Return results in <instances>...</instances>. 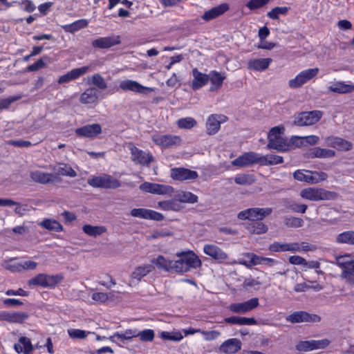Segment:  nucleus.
Wrapping results in <instances>:
<instances>
[{"label": "nucleus", "mask_w": 354, "mask_h": 354, "mask_svg": "<svg viewBox=\"0 0 354 354\" xmlns=\"http://www.w3.org/2000/svg\"><path fill=\"white\" fill-rule=\"evenodd\" d=\"M176 257L178 259L174 262L176 272H187L201 266V259L192 250L178 252Z\"/></svg>", "instance_id": "1"}, {"label": "nucleus", "mask_w": 354, "mask_h": 354, "mask_svg": "<svg viewBox=\"0 0 354 354\" xmlns=\"http://www.w3.org/2000/svg\"><path fill=\"white\" fill-rule=\"evenodd\" d=\"M300 196L311 201L335 200L337 193L319 187H307L301 190Z\"/></svg>", "instance_id": "2"}, {"label": "nucleus", "mask_w": 354, "mask_h": 354, "mask_svg": "<svg viewBox=\"0 0 354 354\" xmlns=\"http://www.w3.org/2000/svg\"><path fill=\"white\" fill-rule=\"evenodd\" d=\"M153 142L161 149L176 148L182 143V138L179 136L173 134H161L155 133L151 137Z\"/></svg>", "instance_id": "3"}, {"label": "nucleus", "mask_w": 354, "mask_h": 354, "mask_svg": "<svg viewBox=\"0 0 354 354\" xmlns=\"http://www.w3.org/2000/svg\"><path fill=\"white\" fill-rule=\"evenodd\" d=\"M88 184L95 188L116 189L120 187V182L109 174L93 176L88 179Z\"/></svg>", "instance_id": "4"}, {"label": "nucleus", "mask_w": 354, "mask_h": 354, "mask_svg": "<svg viewBox=\"0 0 354 354\" xmlns=\"http://www.w3.org/2000/svg\"><path fill=\"white\" fill-rule=\"evenodd\" d=\"M272 212V209L270 207H252L241 211L239 212L237 217L240 220L262 221L264 218L271 214Z\"/></svg>", "instance_id": "5"}, {"label": "nucleus", "mask_w": 354, "mask_h": 354, "mask_svg": "<svg viewBox=\"0 0 354 354\" xmlns=\"http://www.w3.org/2000/svg\"><path fill=\"white\" fill-rule=\"evenodd\" d=\"M323 116V112L319 110L302 111L295 118L294 124L299 127L311 126L318 122Z\"/></svg>", "instance_id": "6"}, {"label": "nucleus", "mask_w": 354, "mask_h": 354, "mask_svg": "<svg viewBox=\"0 0 354 354\" xmlns=\"http://www.w3.org/2000/svg\"><path fill=\"white\" fill-rule=\"evenodd\" d=\"M319 73L318 68H308L301 71L294 79L290 80L288 86L291 88L301 87L307 82L315 77Z\"/></svg>", "instance_id": "7"}, {"label": "nucleus", "mask_w": 354, "mask_h": 354, "mask_svg": "<svg viewBox=\"0 0 354 354\" xmlns=\"http://www.w3.org/2000/svg\"><path fill=\"white\" fill-rule=\"evenodd\" d=\"M140 189L147 193L166 195L174 192L173 187L170 185L145 182L140 185Z\"/></svg>", "instance_id": "8"}, {"label": "nucleus", "mask_w": 354, "mask_h": 354, "mask_svg": "<svg viewBox=\"0 0 354 354\" xmlns=\"http://www.w3.org/2000/svg\"><path fill=\"white\" fill-rule=\"evenodd\" d=\"M75 132L78 137L93 140L102 133V129L100 124L94 123L77 128Z\"/></svg>", "instance_id": "9"}, {"label": "nucleus", "mask_w": 354, "mask_h": 354, "mask_svg": "<svg viewBox=\"0 0 354 354\" xmlns=\"http://www.w3.org/2000/svg\"><path fill=\"white\" fill-rule=\"evenodd\" d=\"M129 150L131 160L136 165H149L153 161V156L150 152H146L133 145L129 148Z\"/></svg>", "instance_id": "10"}, {"label": "nucleus", "mask_w": 354, "mask_h": 354, "mask_svg": "<svg viewBox=\"0 0 354 354\" xmlns=\"http://www.w3.org/2000/svg\"><path fill=\"white\" fill-rule=\"evenodd\" d=\"M232 164L233 166L243 167L254 164L261 165V155L255 152H245L234 159Z\"/></svg>", "instance_id": "11"}, {"label": "nucleus", "mask_w": 354, "mask_h": 354, "mask_svg": "<svg viewBox=\"0 0 354 354\" xmlns=\"http://www.w3.org/2000/svg\"><path fill=\"white\" fill-rule=\"evenodd\" d=\"M286 320L291 323L301 322H319L321 317L318 315L311 314L306 311H295L286 317Z\"/></svg>", "instance_id": "12"}, {"label": "nucleus", "mask_w": 354, "mask_h": 354, "mask_svg": "<svg viewBox=\"0 0 354 354\" xmlns=\"http://www.w3.org/2000/svg\"><path fill=\"white\" fill-rule=\"evenodd\" d=\"M259 305V299L254 297L244 302L232 303L228 306V309L232 313L241 314L248 313L256 308Z\"/></svg>", "instance_id": "13"}, {"label": "nucleus", "mask_w": 354, "mask_h": 354, "mask_svg": "<svg viewBox=\"0 0 354 354\" xmlns=\"http://www.w3.org/2000/svg\"><path fill=\"white\" fill-rule=\"evenodd\" d=\"M227 117L222 114H211L206 122L207 133L209 136L216 134L221 129V124L226 122Z\"/></svg>", "instance_id": "14"}, {"label": "nucleus", "mask_w": 354, "mask_h": 354, "mask_svg": "<svg viewBox=\"0 0 354 354\" xmlns=\"http://www.w3.org/2000/svg\"><path fill=\"white\" fill-rule=\"evenodd\" d=\"M170 176L173 180L184 181L195 180L198 177L196 171L184 167H175L171 169Z\"/></svg>", "instance_id": "15"}, {"label": "nucleus", "mask_w": 354, "mask_h": 354, "mask_svg": "<svg viewBox=\"0 0 354 354\" xmlns=\"http://www.w3.org/2000/svg\"><path fill=\"white\" fill-rule=\"evenodd\" d=\"M325 142L328 147L338 151H347L353 149L352 142L337 136H328L325 138Z\"/></svg>", "instance_id": "16"}, {"label": "nucleus", "mask_w": 354, "mask_h": 354, "mask_svg": "<svg viewBox=\"0 0 354 354\" xmlns=\"http://www.w3.org/2000/svg\"><path fill=\"white\" fill-rule=\"evenodd\" d=\"M330 344L327 339L319 340L301 341L297 345V349L299 351H309L315 349L325 348Z\"/></svg>", "instance_id": "17"}, {"label": "nucleus", "mask_w": 354, "mask_h": 354, "mask_svg": "<svg viewBox=\"0 0 354 354\" xmlns=\"http://www.w3.org/2000/svg\"><path fill=\"white\" fill-rule=\"evenodd\" d=\"M120 88L123 91H131L138 93L147 94L153 91V88L142 86L136 81L127 80L120 83Z\"/></svg>", "instance_id": "18"}, {"label": "nucleus", "mask_w": 354, "mask_h": 354, "mask_svg": "<svg viewBox=\"0 0 354 354\" xmlns=\"http://www.w3.org/2000/svg\"><path fill=\"white\" fill-rule=\"evenodd\" d=\"M203 252L219 263L225 261L228 258L227 254L222 249L214 244L205 245Z\"/></svg>", "instance_id": "19"}, {"label": "nucleus", "mask_w": 354, "mask_h": 354, "mask_svg": "<svg viewBox=\"0 0 354 354\" xmlns=\"http://www.w3.org/2000/svg\"><path fill=\"white\" fill-rule=\"evenodd\" d=\"M120 42L121 41L118 36H111L95 39L92 41L91 44L94 48L105 49L120 44Z\"/></svg>", "instance_id": "20"}, {"label": "nucleus", "mask_w": 354, "mask_h": 354, "mask_svg": "<svg viewBox=\"0 0 354 354\" xmlns=\"http://www.w3.org/2000/svg\"><path fill=\"white\" fill-rule=\"evenodd\" d=\"M192 74L193 80L191 82L190 86L194 91H197L209 82V75L199 71L196 68L192 69Z\"/></svg>", "instance_id": "21"}, {"label": "nucleus", "mask_w": 354, "mask_h": 354, "mask_svg": "<svg viewBox=\"0 0 354 354\" xmlns=\"http://www.w3.org/2000/svg\"><path fill=\"white\" fill-rule=\"evenodd\" d=\"M88 69V66H86L80 68H73L71 71L66 73V74L61 75L59 77L57 82L59 84H62L76 80L82 75L86 73Z\"/></svg>", "instance_id": "22"}, {"label": "nucleus", "mask_w": 354, "mask_h": 354, "mask_svg": "<svg viewBox=\"0 0 354 354\" xmlns=\"http://www.w3.org/2000/svg\"><path fill=\"white\" fill-rule=\"evenodd\" d=\"M268 250L272 252H299L300 246L298 243H279L274 241L271 243Z\"/></svg>", "instance_id": "23"}, {"label": "nucleus", "mask_w": 354, "mask_h": 354, "mask_svg": "<svg viewBox=\"0 0 354 354\" xmlns=\"http://www.w3.org/2000/svg\"><path fill=\"white\" fill-rule=\"evenodd\" d=\"M241 349V342L239 339L231 338L223 342L219 350L225 354H234Z\"/></svg>", "instance_id": "24"}, {"label": "nucleus", "mask_w": 354, "mask_h": 354, "mask_svg": "<svg viewBox=\"0 0 354 354\" xmlns=\"http://www.w3.org/2000/svg\"><path fill=\"white\" fill-rule=\"evenodd\" d=\"M229 8V5L226 3H223L205 11L201 17L204 21H209L221 16L227 12Z\"/></svg>", "instance_id": "25"}, {"label": "nucleus", "mask_w": 354, "mask_h": 354, "mask_svg": "<svg viewBox=\"0 0 354 354\" xmlns=\"http://www.w3.org/2000/svg\"><path fill=\"white\" fill-rule=\"evenodd\" d=\"M342 257H339L337 261L343 270L342 277L348 283L354 285V261L343 262L340 261Z\"/></svg>", "instance_id": "26"}, {"label": "nucleus", "mask_w": 354, "mask_h": 354, "mask_svg": "<svg viewBox=\"0 0 354 354\" xmlns=\"http://www.w3.org/2000/svg\"><path fill=\"white\" fill-rule=\"evenodd\" d=\"M267 147L268 149L282 152L291 149V145L283 137H274L269 140Z\"/></svg>", "instance_id": "27"}, {"label": "nucleus", "mask_w": 354, "mask_h": 354, "mask_svg": "<svg viewBox=\"0 0 354 354\" xmlns=\"http://www.w3.org/2000/svg\"><path fill=\"white\" fill-rule=\"evenodd\" d=\"M208 75L209 81L211 82V86L209 88L210 91L219 89L222 86L224 80L226 79L225 73H221L215 70L211 71Z\"/></svg>", "instance_id": "28"}, {"label": "nucleus", "mask_w": 354, "mask_h": 354, "mask_svg": "<svg viewBox=\"0 0 354 354\" xmlns=\"http://www.w3.org/2000/svg\"><path fill=\"white\" fill-rule=\"evenodd\" d=\"M335 156V151L334 150L320 147H313L306 153L308 158H333Z\"/></svg>", "instance_id": "29"}, {"label": "nucleus", "mask_w": 354, "mask_h": 354, "mask_svg": "<svg viewBox=\"0 0 354 354\" xmlns=\"http://www.w3.org/2000/svg\"><path fill=\"white\" fill-rule=\"evenodd\" d=\"M271 58H259L250 59L248 62V68L256 71H262L267 69L272 62Z\"/></svg>", "instance_id": "30"}, {"label": "nucleus", "mask_w": 354, "mask_h": 354, "mask_svg": "<svg viewBox=\"0 0 354 354\" xmlns=\"http://www.w3.org/2000/svg\"><path fill=\"white\" fill-rule=\"evenodd\" d=\"M158 207L163 211L173 212H179L183 208V205L180 204L176 196L169 200L159 201L158 203Z\"/></svg>", "instance_id": "31"}, {"label": "nucleus", "mask_w": 354, "mask_h": 354, "mask_svg": "<svg viewBox=\"0 0 354 354\" xmlns=\"http://www.w3.org/2000/svg\"><path fill=\"white\" fill-rule=\"evenodd\" d=\"M328 91L338 93V94H346L351 93L354 91V85L348 84L345 82H336L333 85L328 87Z\"/></svg>", "instance_id": "32"}, {"label": "nucleus", "mask_w": 354, "mask_h": 354, "mask_svg": "<svg viewBox=\"0 0 354 354\" xmlns=\"http://www.w3.org/2000/svg\"><path fill=\"white\" fill-rule=\"evenodd\" d=\"M30 176L34 182L44 185L53 183V177L57 178V176H54L53 174L46 173L39 170L30 172Z\"/></svg>", "instance_id": "33"}, {"label": "nucleus", "mask_w": 354, "mask_h": 354, "mask_svg": "<svg viewBox=\"0 0 354 354\" xmlns=\"http://www.w3.org/2000/svg\"><path fill=\"white\" fill-rule=\"evenodd\" d=\"M14 348L17 353L24 352V354H30L34 349L30 339L26 337H19V343L15 344Z\"/></svg>", "instance_id": "34"}, {"label": "nucleus", "mask_w": 354, "mask_h": 354, "mask_svg": "<svg viewBox=\"0 0 354 354\" xmlns=\"http://www.w3.org/2000/svg\"><path fill=\"white\" fill-rule=\"evenodd\" d=\"M88 25V21L86 19H81L75 21L74 22L66 24L62 26V29L70 33H75V32L87 27Z\"/></svg>", "instance_id": "35"}, {"label": "nucleus", "mask_w": 354, "mask_h": 354, "mask_svg": "<svg viewBox=\"0 0 354 354\" xmlns=\"http://www.w3.org/2000/svg\"><path fill=\"white\" fill-rule=\"evenodd\" d=\"M306 183L310 184H317L321 181L325 180L327 178V174L323 171H306Z\"/></svg>", "instance_id": "36"}, {"label": "nucleus", "mask_w": 354, "mask_h": 354, "mask_svg": "<svg viewBox=\"0 0 354 354\" xmlns=\"http://www.w3.org/2000/svg\"><path fill=\"white\" fill-rule=\"evenodd\" d=\"M175 196L180 204L182 203L193 204L197 203L198 199L196 194L190 192L179 191Z\"/></svg>", "instance_id": "37"}, {"label": "nucleus", "mask_w": 354, "mask_h": 354, "mask_svg": "<svg viewBox=\"0 0 354 354\" xmlns=\"http://www.w3.org/2000/svg\"><path fill=\"white\" fill-rule=\"evenodd\" d=\"M97 100V91L94 88H86L80 95V101L82 104H93Z\"/></svg>", "instance_id": "38"}, {"label": "nucleus", "mask_w": 354, "mask_h": 354, "mask_svg": "<svg viewBox=\"0 0 354 354\" xmlns=\"http://www.w3.org/2000/svg\"><path fill=\"white\" fill-rule=\"evenodd\" d=\"M247 230L254 234H262L268 232V227L261 221H252L247 225Z\"/></svg>", "instance_id": "39"}, {"label": "nucleus", "mask_w": 354, "mask_h": 354, "mask_svg": "<svg viewBox=\"0 0 354 354\" xmlns=\"http://www.w3.org/2000/svg\"><path fill=\"white\" fill-rule=\"evenodd\" d=\"M152 262L155 263L158 268L163 269L166 271H174V261L167 259L162 255H158Z\"/></svg>", "instance_id": "40"}, {"label": "nucleus", "mask_w": 354, "mask_h": 354, "mask_svg": "<svg viewBox=\"0 0 354 354\" xmlns=\"http://www.w3.org/2000/svg\"><path fill=\"white\" fill-rule=\"evenodd\" d=\"M39 225L49 231H55L56 232H62L64 230L62 224L54 219L45 218Z\"/></svg>", "instance_id": "41"}, {"label": "nucleus", "mask_w": 354, "mask_h": 354, "mask_svg": "<svg viewBox=\"0 0 354 354\" xmlns=\"http://www.w3.org/2000/svg\"><path fill=\"white\" fill-rule=\"evenodd\" d=\"M283 162V159L281 156L274 154H269L266 156L261 155V166L278 165Z\"/></svg>", "instance_id": "42"}, {"label": "nucleus", "mask_w": 354, "mask_h": 354, "mask_svg": "<svg viewBox=\"0 0 354 354\" xmlns=\"http://www.w3.org/2000/svg\"><path fill=\"white\" fill-rule=\"evenodd\" d=\"M335 242L339 244L354 245V231H345L336 236Z\"/></svg>", "instance_id": "43"}, {"label": "nucleus", "mask_w": 354, "mask_h": 354, "mask_svg": "<svg viewBox=\"0 0 354 354\" xmlns=\"http://www.w3.org/2000/svg\"><path fill=\"white\" fill-rule=\"evenodd\" d=\"M46 274L39 273L28 281V286L30 288L36 286L46 288Z\"/></svg>", "instance_id": "44"}, {"label": "nucleus", "mask_w": 354, "mask_h": 354, "mask_svg": "<svg viewBox=\"0 0 354 354\" xmlns=\"http://www.w3.org/2000/svg\"><path fill=\"white\" fill-rule=\"evenodd\" d=\"M83 231L86 234L96 237L106 231L104 226H93L88 224L84 225L82 227Z\"/></svg>", "instance_id": "45"}, {"label": "nucleus", "mask_w": 354, "mask_h": 354, "mask_svg": "<svg viewBox=\"0 0 354 354\" xmlns=\"http://www.w3.org/2000/svg\"><path fill=\"white\" fill-rule=\"evenodd\" d=\"M177 126L183 129H191L196 126V120L192 117L182 118L177 120Z\"/></svg>", "instance_id": "46"}, {"label": "nucleus", "mask_w": 354, "mask_h": 354, "mask_svg": "<svg viewBox=\"0 0 354 354\" xmlns=\"http://www.w3.org/2000/svg\"><path fill=\"white\" fill-rule=\"evenodd\" d=\"M290 10L289 7H275L267 13V16L271 19H279V15H286Z\"/></svg>", "instance_id": "47"}, {"label": "nucleus", "mask_w": 354, "mask_h": 354, "mask_svg": "<svg viewBox=\"0 0 354 354\" xmlns=\"http://www.w3.org/2000/svg\"><path fill=\"white\" fill-rule=\"evenodd\" d=\"M64 279L62 274L48 275L46 274V288H54Z\"/></svg>", "instance_id": "48"}, {"label": "nucleus", "mask_w": 354, "mask_h": 354, "mask_svg": "<svg viewBox=\"0 0 354 354\" xmlns=\"http://www.w3.org/2000/svg\"><path fill=\"white\" fill-rule=\"evenodd\" d=\"M255 181V178L253 175L250 174H239L237 175L234 178V182L241 185H250Z\"/></svg>", "instance_id": "49"}, {"label": "nucleus", "mask_w": 354, "mask_h": 354, "mask_svg": "<svg viewBox=\"0 0 354 354\" xmlns=\"http://www.w3.org/2000/svg\"><path fill=\"white\" fill-rule=\"evenodd\" d=\"M151 270V266L147 265L145 266H139L132 273V277L140 280L142 277L146 276Z\"/></svg>", "instance_id": "50"}, {"label": "nucleus", "mask_w": 354, "mask_h": 354, "mask_svg": "<svg viewBox=\"0 0 354 354\" xmlns=\"http://www.w3.org/2000/svg\"><path fill=\"white\" fill-rule=\"evenodd\" d=\"M118 337L119 339H130L133 337H137V331L133 330H126L122 333H119L118 332H116L113 336L110 337V339L113 342H114V338Z\"/></svg>", "instance_id": "51"}, {"label": "nucleus", "mask_w": 354, "mask_h": 354, "mask_svg": "<svg viewBox=\"0 0 354 354\" xmlns=\"http://www.w3.org/2000/svg\"><path fill=\"white\" fill-rule=\"evenodd\" d=\"M304 223L303 219L297 217L290 216L284 218V224L288 227H300L303 226Z\"/></svg>", "instance_id": "52"}, {"label": "nucleus", "mask_w": 354, "mask_h": 354, "mask_svg": "<svg viewBox=\"0 0 354 354\" xmlns=\"http://www.w3.org/2000/svg\"><path fill=\"white\" fill-rule=\"evenodd\" d=\"M29 315L25 312H11L10 323L22 324Z\"/></svg>", "instance_id": "53"}, {"label": "nucleus", "mask_w": 354, "mask_h": 354, "mask_svg": "<svg viewBox=\"0 0 354 354\" xmlns=\"http://www.w3.org/2000/svg\"><path fill=\"white\" fill-rule=\"evenodd\" d=\"M22 95L19 94L2 99L0 100V109H8L10 104L21 99Z\"/></svg>", "instance_id": "54"}, {"label": "nucleus", "mask_w": 354, "mask_h": 354, "mask_svg": "<svg viewBox=\"0 0 354 354\" xmlns=\"http://www.w3.org/2000/svg\"><path fill=\"white\" fill-rule=\"evenodd\" d=\"M154 336V331L152 329H145L140 332H137V337H139L142 342H152Z\"/></svg>", "instance_id": "55"}, {"label": "nucleus", "mask_w": 354, "mask_h": 354, "mask_svg": "<svg viewBox=\"0 0 354 354\" xmlns=\"http://www.w3.org/2000/svg\"><path fill=\"white\" fill-rule=\"evenodd\" d=\"M270 0H250L247 2L246 6L250 10L259 9L265 6Z\"/></svg>", "instance_id": "56"}, {"label": "nucleus", "mask_w": 354, "mask_h": 354, "mask_svg": "<svg viewBox=\"0 0 354 354\" xmlns=\"http://www.w3.org/2000/svg\"><path fill=\"white\" fill-rule=\"evenodd\" d=\"M92 83L102 90L107 88V84L104 77L99 73H95L92 76Z\"/></svg>", "instance_id": "57"}, {"label": "nucleus", "mask_w": 354, "mask_h": 354, "mask_svg": "<svg viewBox=\"0 0 354 354\" xmlns=\"http://www.w3.org/2000/svg\"><path fill=\"white\" fill-rule=\"evenodd\" d=\"M149 209L145 208H134L131 210L130 214L136 218H140L143 219L148 218Z\"/></svg>", "instance_id": "58"}, {"label": "nucleus", "mask_w": 354, "mask_h": 354, "mask_svg": "<svg viewBox=\"0 0 354 354\" xmlns=\"http://www.w3.org/2000/svg\"><path fill=\"white\" fill-rule=\"evenodd\" d=\"M68 335L72 339H84L87 337L88 333L81 329H70L68 330Z\"/></svg>", "instance_id": "59"}, {"label": "nucleus", "mask_w": 354, "mask_h": 354, "mask_svg": "<svg viewBox=\"0 0 354 354\" xmlns=\"http://www.w3.org/2000/svg\"><path fill=\"white\" fill-rule=\"evenodd\" d=\"M46 64L44 62L43 58L39 59L37 62L27 66L26 71L35 72L41 68H45Z\"/></svg>", "instance_id": "60"}, {"label": "nucleus", "mask_w": 354, "mask_h": 354, "mask_svg": "<svg viewBox=\"0 0 354 354\" xmlns=\"http://www.w3.org/2000/svg\"><path fill=\"white\" fill-rule=\"evenodd\" d=\"M20 6H23L21 9L27 12H32L35 9L36 6L31 0H21Z\"/></svg>", "instance_id": "61"}, {"label": "nucleus", "mask_w": 354, "mask_h": 354, "mask_svg": "<svg viewBox=\"0 0 354 354\" xmlns=\"http://www.w3.org/2000/svg\"><path fill=\"white\" fill-rule=\"evenodd\" d=\"M307 207V205L305 204H299L295 202L290 203L288 206V208L292 212L302 214L306 212Z\"/></svg>", "instance_id": "62"}, {"label": "nucleus", "mask_w": 354, "mask_h": 354, "mask_svg": "<svg viewBox=\"0 0 354 354\" xmlns=\"http://www.w3.org/2000/svg\"><path fill=\"white\" fill-rule=\"evenodd\" d=\"M201 335L203 336L204 339L205 341H212L216 339L218 336H220L221 333L217 330H202Z\"/></svg>", "instance_id": "63"}, {"label": "nucleus", "mask_w": 354, "mask_h": 354, "mask_svg": "<svg viewBox=\"0 0 354 354\" xmlns=\"http://www.w3.org/2000/svg\"><path fill=\"white\" fill-rule=\"evenodd\" d=\"M91 298L97 302L104 303L109 299V295L106 292H98L93 293Z\"/></svg>", "instance_id": "64"}]
</instances>
